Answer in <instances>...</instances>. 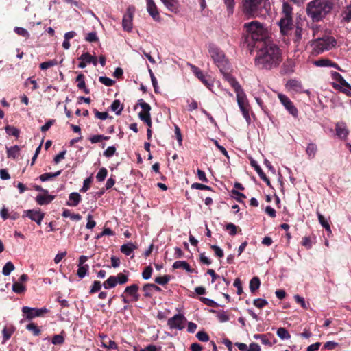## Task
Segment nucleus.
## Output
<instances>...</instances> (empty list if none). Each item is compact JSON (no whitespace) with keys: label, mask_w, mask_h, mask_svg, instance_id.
<instances>
[{"label":"nucleus","mask_w":351,"mask_h":351,"mask_svg":"<svg viewBox=\"0 0 351 351\" xmlns=\"http://www.w3.org/2000/svg\"><path fill=\"white\" fill-rule=\"evenodd\" d=\"M257 52L255 64L259 69H271L277 67L282 62L281 51L277 45L271 41L263 44Z\"/></svg>","instance_id":"obj_1"},{"label":"nucleus","mask_w":351,"mask_h":351,"mask_svg":"<svg viewBox=\"0 0 351 351\" xmlns=\"http://www.w3.org/2000/svg\"><path fill=\"white\" fill-rule=\"evenodd\" d=\"M333 7V0H313L307 4L306 12L313 21L319 22L332 11Z\"/></svg>","instance_id":"obj_2"},{"label":"nucleus","mask_w":351,"mask_h":351,"mask_svg":"<svg viewBox=\"0 0 351 351\" xmlns=\"http://www.w3.org/2000/svg\"><path fill=\"white\" fill-rule=\"evenodd\" d=\"M223 75L224 79L230 84V85L234 89L237 95V101L240 110L245 119L249 122L250 117L249 114L250 107L247 99L246 95L239 84L236 79L228 73V70L221 72Z\"/></svg>","instance_id":"obj_3"},{"label":"nucleus","mask_w":351,"mask_h":351,"mask_svg":"<svg viewBox=\"0 0 351 351\" xmlns=\"http://www.w3.org/2000/svg\"><path fill=\"white\" fill-rule=\"evenodd\" d=\"M247 36L256 42H262L263 44L270 42V32L268 27L258 21L245 23L243 25Z\"/></svg>","instance_id":"obj_4"},{"label":"nucleus","mask_w":351,"mask_h":351,"mask_svg":"<svg viewBox=\"0 0 351 351\" xmlns=\"http://www.w3.org/2000/svg\"><path fill=\"white\" fill-rule=\"evenodd\" d=\"M271 10L269 0H242V12L248 17L265 15Z\"/></svg>","instance_id":"obj_5"},{"label":"nucleus","mask_w":351,"mask_h":351,"mask_svg":"<svg viewBox=\"0 0 351 351\" xmlns=\"http://www.w3.org/2000/svg\"><path fill=\"white\" fill-rule=\"evenodd\" d=\"M336 44V40L332 36L324 35L322 37H317L311 43L312 53L315 55L320 54L325 51L331 49Z\"/></svg>","instance_id":"obj_6"},{"label":"nucleus","mask_w":351,"mask_h":351,"mask_svg":"<svg viewBox=\"0 0 351 351\" xmlns=\"http://www.w3.org/2000/svg\"><path fill=\"white\" fill-rule=\"evenodd\" d=\"M208 52L213 62L221 72H224V71L228 69V62L222 50L214 45H210Z\"/></svg>","instance_id":"obj_7"},{"label":"nucleus","mask_w":351,"mask_h":351,"mask_svg":"<svg viewBox=\"0 0 351 351\" xmlns=\"http://www.w3.org/2000/svg\"><path fill=\"white\" fill-rule=\"evenodd\" d=\"M128 275L123 273H119L117 276H110L104 282L103 286L105 289H111L117 284L123 285L128 281Z\"/></svg>","instance_id":"obj_8"},{"label":"nucleus","mask_w":351,"mask_h":351,"mask_svg":"<svg viewBox=\"0 0 351 351\" xmlns=\"http://www.w3.org/2000/svg\"><path fill=\"white\" fill-rule=\"evenodd\" d=\"M278 97L280 103L283 105L289 113L293 117L296 118L298 114V111L291 99L287 96L282 93H279L278 95Z\"/></svg>","instance_id":"obj_9"},{"label":"nucleus","mask_w":351,"mask_h":351,"mask_svg":"<svg viewBox=\"0 0 351 351\" xmlns=\"http://www.w3.org/2000/svg\"><path fill=\"white\" fill-rule=\"evenodd\" d=\"M185 317L182 314H176L167 321V325L171 329L181 330L184 328Z\"/></svg>","instance_id":"obj_10"},{"label":"nucleus","mask_w":351,"mask_h":351,"mask_svg":"<svg viewBox=\"0 0 351 351\" xmlns=\"http://www.w3.org/2000/svg\"><path fill=\"white\" fill-rule=\"evenodd\" d=\"M135 9L133 6H129L127 8L126 13L124 14L122 20V26L125 31L131 32L132 29L133 15Z\"/></svg>","instance_id":"obj_11"},{"label":"nucleus","mask_w":351,"mask_h":351,"mask_svg":"<svg viewBox=\"0 0 351 351\" xmlns=\"http://www.w3.org/2000/svg\"><path fill=\"white\" fill-rule=\"evenodd\" d=\"M22 312L27 319H32L34 317L41 316L43 313L48 312V310L46 308H36L23 306L22 308Z\"/></svg>","instance_id":"obj_12"},{"label":"nucleus","mask_w":351,"mask_h":351,"mask_svg":"<svg viewBox=\"0 0 351 351\" xmlns=\"http://www.w3.org/2000/svg\"><path fill=\"white\" fill-rule=\"evenodd\" d=\"M193 71L195 73V76L201 80V82L210 90H212V87L213 86V82L211 77L208 75H204L202 71L195 66H193Z\"/></svg>","instance_id":"obj_13"},{"label":"nucleus","mask_w":351,"mask_h":351,"mask_svg":"<svg viewBox=\"0 0 351 351\" xmlns=\"http://www.w3.org/2000/svg\"><path fill=\"white\" fill-rule=\"evenodd\" d=\"M280 32L282 35H287L292 29L293 19L292 17H282L278 22Z\"/></svg>","instance_id":"obj_14"},{"label":"nucleus","mask_w":351,"mask_h":351,"mask_svg":"<svg viewBox=\"0 0 351 351\" xmlns=\"http://www.w3.org/2000/svg\"><path fill=\"white\" fill-rule=\"evenodd\" d=\"M139 287L136 284H132L127 286L124 290L125 293L134 302H137L140 300V294L138 293Z\"/></svg>","instance_id":"obj_15"},{"label":"nucleus","mask_w":351,"mask_h":351,"mask_svg":"<svg viewBox=\"0 0 351 351\" xmlns=\"http://www.w3.org/2000/svg\"><path fill=\"white\" fill-rule=\"evenodd\" d=\"M138 105H139L142 108V111L138 113V117L141 120L144 121L150 118V105L146 103L143 99L138 100Z\"/></svg>","instance_id":"obj_16"},{"label":"nucleus","mask_w":351,"mask_h":351,"mask_svg":"<svg viewBox=\"0 0 351 351\" xmlns=\"http://www.w3.org/2000/svg\"><path fill=\"white\" fill-rule=\"evenodd\" d=\"M286 86L291 91L295 93H306L309 95L308 90H304L301 82L296 80H290L287 82Z\"/></svg>","instance_id":"obj_17"},{"label":"nucleus","mask_w":351,"mask_h":351,"mask_svg":"<svg viewBox=\"0 0 351 351\" xmlns=\"http://www.w3.org/2000/svg\"><path fill=\"white\" fill-rule=\"evenodd\" d=\"M147 10L154 21H160V14L154 0H147Z\"/></svg>","instance_id":"obj_18"},{"label":"nucleus","mask_w":351,"mask_h":351,"mask_svg":"<svg viewBox=\"0 0 351 351\" xmlns=\"http://www.w3.org/2000/svg\"><path fill=\"white\" fill-rule=\"evenodd\" d=\"M26 216L40 225L44 218V213H41L40 210H27L25 211Z\"/></svg>","instance_id":"obj_19"},{"label":"nucleus","mask_w":351,"mask_h":351,"mask_svg":"<svg viewBox=\"0 0 351 351\" xmlns=\"http://www.w3.org/2000/svg\"><path fill=\"white\" fill-rule=\"evenodd\" d=\"M337 136L341 139H346L349 134L346 125L343 122H339L335 125Z\"/></svg>","instance_id":"obj_20"},{"label":"nucleus","mask_w":351,"mask_h":351,"mask_svg":"<svg viewBox=\"0 0 351 351\" xmlns=\"http://www.w3.org/2000/svg\"><path fill=\"white\" fill-rule=\"evenodd\" d=\"M81 199V195L78 193L73 192L69 194L66 205L69 206H76L79 204Z\"/></svg>","instance_id":"obj_21"},{"label":"nucleus","mask_w":351,"mask_h":351,"mask_svg":"<svg viewBox=\"0 0 351 351\" xmlns=\"http://www.w3.org/2000/svg\"><path fill=\"white\" fill-rule=\"evenodd\" d=\"M338 75V82L342 85L343 87L341 88V90L346 93L348 96H351V86L340 75L339 73H337Z\"/></svg>","instance_id":"obj_22"},{"label":"nucleus","mask_w":351,"mask_h":351,"mask_svg":"<svg viewBox=\"0 0 351 351\" xmlns=\"http://www.w3.org/2000/svg\"><path fill=\"white\" fill-rule=\"evenodd\" d=\"M55 198V196L53 195H38L36 197V201L39 205H45L48 204L50 202H51Z\"/></svg>","instance_id":"obj_23"},{"label":"nucleus","mask_w":351,"mask_h":351,"mask_svg":"<svg viewBox=\"0 0 351 351\" xmlns=\"http://www.w3.org/2000/svg\"><path fill=\"white\" fill-rule=\"evenodd\" d=\"M173 269H182L189 273H191L193 269L191 268L190 265L185 261H177L173 264Z\"/></svg>","instance_id":"obj_24"},{"label":"nucleus","mask_w":351,"mask_h":351,"mask_svg":"<svg viewBox=\"0 0 351 351\" xmlns=\"http://www.w3.org/2000/svg\"><path fill=\"white\" fill-rule=\"evenodd\" d=\"M251 164H252V166L254 167L255 171L258 174L261 179L263 180L264 182H265L267 185H269L270 184L269 180L266 176V175L265 174V173L263 172V171L262 170L261 167L259 165H258L257 164H256V162L254 161H252L251 162Z\"/></svg>","instance_id":"obj_25"},{"label":"nucleus","mask_w":351,"mask_h":351,"mask_svg":"<svg viewBox=\"0 0 351 351\" xmlns=\"http://www.w3.org/2000/svg\"><path fill=\"white\" fill-rule=\"evenodd\" d=\"M136 248V246L132 243H128L121 246V252L126 256H130Z\"/></svg>","instance_id":"obj_26"},{"label":"nucleus","mask_w":351,"mask_h":351,"mask_svg":"<svg viewBox=\"0 0 351 351\" xmlns=\"http://www.w3.org/2000/svg\"><path fill=\"white\" fill-rule=\"evenodd\" d=\"M14 330L15 329L12 326H5L3 328L2 330L3 342L7 341L11 337L12 335L14 332Z\"/></svg>","instance_id":"obj_27"},{"label":"nucleus","mask_w":351,"mask_h":351,"mask_svg":"<svg viewBox=\"0 0 351 351\" xmlns=\"http://www.w3.org/2000/svg\"><path fill=\"white\" fill-rule=\"evenodd\" d=\"M341 21L349 23L351 21V5H347L341 13Z\"/></svg>","instance_id":"obj_28"},{"label":"nucleus","mask_w":351,"mask_h":351,"mask_svg":"<svg viewBox=\"0 0 351 351\" xmlns=\"http://www.w3.org/2000/svg\"><path fill=\"white\" fill-rule=\"evenodd\" d=\"M60 173H61L60 170L58 171L55 173H45L40 175L39 176V179L42 182H46V181L51 180L56 178L59 175H60Z\"/></svg>","instance_id":"obj_29"},{"label":"nucleus","mask_w":351,"mask_h":351,"mask_svg":"<svg viewBox=\"0 0 351 351\" xmlns=\"http://www.w3.org/2000/svg\"><path fill=\"white\" fill-rule=\"evenodd\" d=\"M20 152V147L18 145H14L10 147H7V156L8 158H16Z\"/></svg>","instance_id":"obj_30"},{"label":"nucleus","mask_w":351,"mask_h":351,"mask_svg":"<svg viewBox=\"0 0 351 351\" xmlns=\"http://www.w3.org/2000/svg\"><path fill=\"white\" fill-rule=\"evenodd\" d=\"M317 151V147L315 143H311L308 144L306 149V152L309 158H313L316 155Z\"/></svg>","instance_id":"obj_31"},{"label":"nucleus","mask_w":351,"mask_h":351,"mask_svg":"<svg viewBox=\"0 0 351 351\" xmlns=\"http://www.w3.org/2000/svg\"><path fill=\"white\" fill-rule=\"evenodd\" d=\"M110 108H111L112 111H113L116 113V114L119 115V114H121V113L123 109V107L121 104L120 101L118 99H116L111 104Z\"/></svg>","instance_id":"obj_32"},{"label":"nucleus","mask_w":351,"mask_h":351,"mask_svg":"<svg viewBox=\"0 0 351 351\" xmlns=\"http://www.w3.org/2000/svg\"><path fill=\"white\" fill-rule=\"evenodd\" d=\"M101 345L103 347L108 349L115 350L117 348V343L108 338L103 339Z\"/></svg>","instance_id":"obj_33"},{"label":"nucleus","mask_w":351,"mask_h":351,"mask_svg":"<svg viewBox=\"0 0 351 351\" xmlns=\"http://www.w3.org/2000/svg\"><path fill=\"white\" fill-rule=\"evenodd\" d=\"M84 75L83 74H79L76 77V81L77 82V87L80 89H83L86 93H88V89L86 88L85 82H84Z\"/></svg>","instance_id":"obj_34"},{"label":"nucleus","mask_w":351,"mask_h":351,"mask_svg":"<svg viewBox=\"0 0 351 351\" xmlns=\"http://www.w3.org/2000/svg\"><path fill=\"white\" fill-rule=\"evenodd\" d=\"M166 8L171 11H176L177 10V1L176 0H161Z\"/></svg>","instance_id":"obj_35"},{"label":"nucleus","mask_w":351,"mask_h":351,"mask_svg":"<svg viewBox=\"0 0 351 351\" xmlns=\"http://www.w3.org/2000/svg\"><path fill=\"white\" fill-rule=\"evenodd\" d=\"M282 17H292V7L287 2L282 4Z\"/></svg>","instance_id":"obj_36"},{"label":"nucleus","mask_w":351,"mask_h":351,"mask_svg":"<svg viewBox=\"0 0 351 351\" xmlns=\"http://www.w3.org/2000/svg\"><path fill=\"white\" fill-rule=\"evenodd\" d=\"M314 64L317 66H335V63H332L330 60L328 59H321L314 62Z\"/></svg>","instance_id":"obj_37"},{"label":"nucleus","mask_w":351,"mask_h":351,"mask_svg":"<svg viewBox=\"0 0 351 351\" xmlns=\"http://www.w3.org/2000/svg\"><path fill=\"white\" fill-rule=\"evenodd\" d=\"M14 268V265L12 262H7L3 267L2 273L5 276H9Z\"/></svg>","instance_id":"obj_38"},{"label":"nucleus","mask_w":351,"mask_h":351,"mask_svg":"<svg viewBox=\"0 0 351 351\" xmlns=\"http://www.w3.org/2000/svg\"><path fill=\"white\" fill-rule=\"evenodd\" d=\"M89 269V266L87 264L85 265H78V269L77 271V275L80 278H83L86 276Z\"/></svg>","instance_id":"obj_39"},{"label":"nucleus","mask_w":351,"mask_h":351,"mask_svg":"<svg viewBox=\"0 0 351 351\" xmlns=\"http://www.w3.org/2000/svg\"><path fill=\"white\" fill-rule=\"evenodd\" d=\"M319 222L322 226L323 228L326 229L328 231L331 232L330 226L327 220L324 218V217L319 212L317 213Z\"/></svg>","instance_id":"obj_40"},{"label":"nucleus","mask_w":351,"mask_h":351,"mask_svg":"<svg viewBox=\"0 0 351 351\" xmlns=\"http://www.w3.org/2000/svg\"><path fill=\"white\" fill-rule=\"evenodd\" d=\"M260 280L258 277H253L250 282V289L252 292L257 290L260 287Z\"/></svg>","instance_id":"obj_41"},{"label":"nucleus","mask_w":351,"mask_h":351,"mask_svg":"<svg viewBox=\"0 0 351 351\" xmlns=\"http://www.w3.org/2000/svg\"><path fill=\"white\" fill-rule=\"evenodd\" d=\"M276 334L281 339H289L291 337L289 332L285 328H279L277 330Z\"/></svg>","instance_id":"obj_42"},{"label":"nucleus","mask_w":351,"mask_h":351,"mask_svg":"<svg viewBox=\"0 0 351 351\" xmlns=\"http://www.w3.org/2000/svg\"><path fill=\"white\" fill-rule=\"evenodd\" d=\"M26 328L30 331L34 336H39L40 330L34 323H30L26 326Z\"/></svg>","instance_id":"obj_43"},{"label":"nucleus","mask_w":351,"mask_h":351,"mask_svg":"<svg viewBox=\"0 0 351 351\" xmlns=\"http://www.w3.org/2000/svg\"><path fill=\"white\" fill-rule=\"evenodd\" d=\"M5 130L8 135L14 136L15 137H18L19 136V130L14 126L8 125L5 127Z\"/></svg>","instance_id":"obj_44"},{"label":"nucleus","mask_w":351,"mask_h":351,"mask_svg":"<svg viewBox=\"0 0 351 351\" xmlns=\"http://www.w3.org/2000/svg\"><path fill=\"white\" fill-rule=\"evenodd\" d=\"M12 290L16 293H21L25 291V287L19 282H15L12 285Z\"/></svg>","instance_id":"obj_45"},{"label":"nucleus","mask_w":351,"mask_h":351,"mask_svg":"<svg viewBox=\"0 0 351 351\" xmlns=\"http://www.w3.org/2000/svg\"><path fill=\"white\" fill-rule=\"evenodd\" d=\"M108 171L106 168L102 167L101 168L98 173L96 175V179L99 182H102L105 180L106 177L107 176Z\"/></svg>","instance_id":"obj_46"},{"label":"nucleus","mask_w":351,"mask_h":351,"mask_svg":"<svg viewBox=\"0 0 351 351\" xmlns=\"http://www.w3.org/2000/svg\"><path fill=\"white\" fill-rule=\"evenodd\" d=\"M56 64H57V61L56 60H52L42 62L40 64V68L42 70H46L50 67L56 66Z\"/></svg>","instance_id":"obj_47"},{"label":"nucleus","mask_w":351,"mask_h":351,"mask_svg":"<svg viewBox=\"0 0 351 351\" xmlns=\"http://www.w3.org/2000/svg\"><path fill=\"white\" fill-rule=\"evenodd\" d=\"M14 32L18 35L27 38L29 37V33L28 32V31L23 27H16L14 28Z\"/></svg>","instance_id":"obj_48"},{"label":"nucleus","mask_w":351,"mask_h":351,"mask_svg":"<svg viewBox=\"0 0 351 351\" xmlns=\"http://www.w3.org/2000/svg\"><path fill=\"white\" fill-rule=\"evenodd\" d=\"M225 5L227 7V10L229 14H232L235 5L234 0H223Z\"/></svg>","instance_id":"obj_49"},{"label":"nucleus","mask_w":351,"mask_h":351,"mask_svg":"<svg viewBox=\"0 0 351 351\" xmlns=\"http://www.w3.org/2000/svg\"><path fill=\"white\" fill-rule=\"evenodd\" d=\"M304 31L303 29L300 27H297L295 30V32H294V36H295V43H300V40H302V36L304 35Z\"/></svg>","instance_id":"obj_50"},{"label":"nucleus","mask_w":351,"mask_h":351,"mask_svg":"<svg viewBox=\"0 0 351 351\" xmlns=\"http://www.w3.org/2000/svg\"><path fill=\"white\" fill-rule=\"evenodd\" d=\"M149 73L150 75V77H151L152 83L154 89V92L156 93H159V87L158 86V82H157V80L155 77L152 71L150 69H149Z\"/></svg>","instance_id":"obj_51"},{"label":"nucleus","mask_w":351,"mask_h":351,"mask_svg":"<svg viewBox=\"0 0 351 351\" xmlns=\"http://www.w3.org/2000/svg\"><path fill=\"white\" fill-rule=\"evenodd\" d=\"M116 150H117V149L114 145L109 146L104 152V156L106 158H110L116 153Z\"/></svg>","instance_id":"obj_52"},{"label":"nucleus","mask_w":351,"mask_h":351,"mask_svg":"<svg viewBox=\"0 0 351 351\" xmlns=\"http://www.w3.org/2000/svg\"><path fill=\"white\" fill-rule=\"evenodd\" d=\"M153 269L151 266H147L145 268L142 273V277L145 280H148L151 278Z\"/></svg>","instance_id":"obj_53"},{"label":"nucleus","mask_w":351,"mask_h":351,"mask_svg":"<svg viewBox=\"0 0 351 351\" xmlns=\"http://www.w3.org/2000/svg\"><path fill=\"white\" fill-rule=\"evenodd\" d=\"M64 338L61 335H56L53 337L51 343L54 345H61L64 343Z\"/></svg>","instance_id":"obj_54"},{"label":"nucleus","mask_w":351,"mask_h":351,"mask_svg":"<svg viewBox=\"0 0 351 351\" xmlns=\"http://www.w3.org/2000/svg\"><path fill=\"white\" fill-rule=\"evenodd\" d=\"M93 57L89 53H84L79 57V60L90 64L93 61Z\"/></svg>","instance_id":"obj_55"},{"label":"nucleus","mask_w":351,"mask_h":351,"mask_svg":"<svg viewBox=\"0 0 351 351\" xmlns=\"http://www.w3.org/2000/svg\"><path fill=\"white\" fill-rule=\"evenodd\" d=\"M253 304L256 307L261 308L267 304V301L265 299L258 298L254 300Z\"/></svg>","instance_id":"obj_56"},{"label":"nucleus","mask_w":351,"mask_h":351,"mask_svg":"<svg viewBox=\"0 0 351 351\" xmlns=\"http://www.w3.org/2000/svg\"><path fill=\"white\" fill-rule=\"evenodd\" d=\"M170 280V277L167 275L164 276H159L155 279V282L159 285H166Z\"/></svg>","instance_id":"obj_57"},{"label":"nucleus","mask_w":351,"mask_h":351,"mask_svg":"<svg viewBox=\"0 0 351 351\" xmlns=\"http://www.w3.org/2000/svg\"><path fill=\"white\" fill-rule=\"evenodd\" d=\"M99 80L101 83H102L103 84H104L107 86H111L114 83V80H112V79L108 78L107 77H105V76L99 77Z\"/></svg>","instance_id":"obj_58"},{"label":"nucleus","mask_w":351,"mask_h":351,"mask_svg":"<svg viewBox=\"0 0 351 351\" xmlns=\"http://www.w3.org/2000/svg\"><path fill=\"white\" fill-rule=\"evenodd\" d=\"M196 337L199 341L202 342H207L209 340L208 335L204 331L198 332L196 335Z\"/></svg>","instance_id":"obj_59"},{"label":"nucleus","mask_w":351,"mask_h":351,"mask_svg":"<svg viewBox=\"0 0 351 351\" xmlns=\"http://www.w3.org/2000/svg\"><path fill=\"white\" fill-rule=\"evenodd\" d=\"M86 40L90 43L96 42L98 40V37L97 36V33L95 32H92L86 36Z\"/></svg>","instance_id":"obj_60"},{"label":"nucleus","mask_w":351,"mask_h":351,"mask_svg":"<svg viewBox=\"0 0 351 351\" xmlns=\"http://www.w3.org/2000/svg\"><path fill=\"white\" fill-rule=\"evenodd\" d=\"M91 182H92V179L90 177L85 179L83 182V186L80 189V191L82 193L86 192L88 190V189L90 188Z\"/></svg>","instance_id":"obj_61"},{"label":"nucleus","mask_w":351,"mask_h":351,"mask_svg":"<svg viewBox=\"0 0 351 351\" xmlns=\"http://www.w3.org/2000/svg\"><path fill=\"white\" fill-rule=\"evenodd\" d=\"M294 299H295V302L297 303L300 304L303 308H304V309L308 308V305L306 304L304 298H302L298 295H295L294 296Z\"/></svg>","instance_id":"obj_62"},{"label":"nucleus","mask_w":351,"mask_h":351,"mask_svg":"<svg viewBox=\"0 0 351 351\" xmlns=\"http://www.w3.org/2000/svg\"><path fill=\"white\" fill-rule=\"evenodd\" d=\"M101 284L99 281H94L93 286L90 290V293H94L99 291L101 289Z\"/></svg>","instance_id":"obj_63"},{"label":"nucleus","mask_w":351,"mask_h":351,"mask_svg":"<svg viewBox=\"0 0 351 351\" xmlns=\"http://www.w3.org/2000/svg\"><path fill=\"white\" fill-rule=\"evenodd\" d=\"M210 247L214 250L215 254L217 257L221 258L223 256V251L219 246L213 245Z\"/></svg>","instance_id":"obj_64"}]
</instances>
